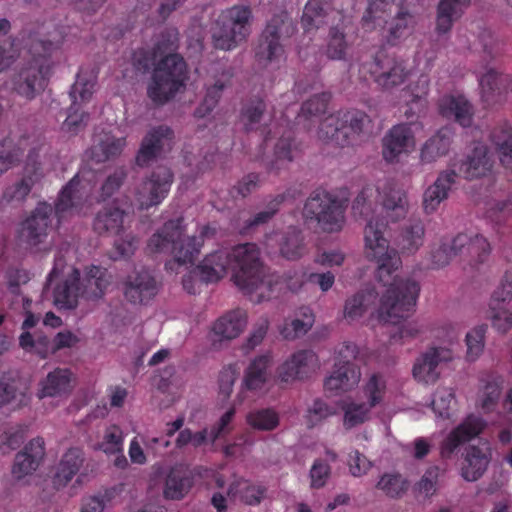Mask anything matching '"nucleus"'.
Here are the masks:
<instances>
[{
	"mask_svg": "<svg viewBox=\"0 0 512 512\" xmlns=\"http://www.w3.org/2000/svg\"><path fill=\"white\" fill-rule=\"evenodd\" d=\"M232 281L254 303L272 297L277 281L264 264L255 243H244L230 249Z\"/></svg>",
	"mask_w": 512,
	"mask_h": 512,
	"instance_id": "nucleus-1",
	"label": "nucleus"
},
{
	"mask_svg": "<svg viewBox=\"0 0 512 512\" xmlns=\"http://www.w3.org/2000/svg\"><path fill=\"white\" fill-rule=\"evenodd\" d=\"M58 48V44L50 40L32 38L29 45L31 59L11 77L12 91L28 101L40 95L45 90L52 68L50 57Z\"/></svg>",
	"mask_w": 512,
	"mask_h": 512,
	"instance_id": "nucleus-2",
	"label": "nucleus"
},
{
	"mask_svg": "<svg viewBox=\"0 0 512 512\" xmlns=\"http://www.w3.org/2000/svg\"><path fill=\"white\" fill-rule=\"evenodd\" d=\"M183 219L169 220L148 240L150 253H169L173 258L166 262L165 268L173 270L175 264H193L200 252L201 242L194 236H186Z\"/></svg>",
	"mask_w": 512,
	"mask_h": 512,
	"instance_id": "nucleus-3",
	"label": "nucleus"
},
{
	"mask_svg": "<svg viewBox=\"0 0 512 512\" xmlns=\"http://www.w3.org/2000/svg\"><path fill=\"white\" fill-rule=\"evenodd\" d=\"M107 272L98 266L90 267L83 278L74 268L66 279L54 290L55 304L64 309H75L78 298L95 300L101 298L109 285Z\"/></svg>",
	"mask_w": 512,
	"mask_h": 512,
	"instance_id": "nucleus-4",
	"label": "nucleus"
},
{
	"mask_svg": "<svg viewBox=\"0 0 512 512\" xmlns=\"http://www.w3.org/2000/svg\"><path fill=\"white\" fill-rule=\"evenodd\" d=\"M188 79L187 63L182 55L160 58L147 86V95L156 105H164L175 97Z\"/></svg>",
	"mask_w": 512,
	"mask_h": 512,
	"instance_id": "nucleus-5",
	"label": "nucleus"
},
{
	"mask_svg": "<svg viewBox=\"0 0 512 512\" xmlns=\"http://www.w3.org/2000/svg\"><path fill=\"white\" fill-rule=\"evenodd\" d=\"M302 216L308 225L316 224L322 232L336 233L345 224V204L324 189H316L304 203Z\"/></svg>",
	"mask_w": 512,
	"mask_h": 512,
	"instance_id": "nucleus-6",
	"label": "nucleus"
},
{
	"mask_svg": "<svg viewBox=\"0 0 512 512\" xmlns=\"http://www.w3.org/2000/svg\"><path fill=\"white\" fill-rule=\"evenodd\" d=\"M252 10L249 6L236 5L222 12L212 27L215 48L231 50L249 34Z\"/></svg>",
	"mask_w": 512,
	"mask_h": 512,
	"instance_id": "nucleus-7",
	"label": "nucleus"
},
{
	"mask_svg": "<svg viewBox=\"0 0 512 512\" xmlns=\"http://www.w3.org/2000/svg\"><path fill=\"white\" fill-rule=\"evenodd\" d=\"M420 285L410 278L395 276L381 297L379 318L384 322H395L404 318L415 307Z\"/></svg>",
	"mask_w": 512,
	"mask_h": 512,
	"instance_id": "nucleus-8",
	"label": "nucleus"
},
{
	"mask_svg": "<svg viewBox=\"0 0 512 512\" xmlns=\"http://www.w3.org/2000/svg\"><path fill=\"white\" fill-rule=\"evenodd\" d=\"M386 224L379 219L368 220L364 237L367 248V257L378 263L376 278L384 285L388 283L393 271L398 268L400 262L394 250H389L388 241L383 236Z\"/></svg>",
	"mask_w": 512,
	"mask_h": 512,
	"instance_id": "nucleus-9",
	"label": "nucleus"
},
{
	"mask_svg": "<svg viewBox=\"0 0 512 512\" xmlns=\"http://www.w3.org/2000/svg\"><path fill=\"white\" fill-rule=\"evenodd\" d=\"M52 213L51 205L39 203L30 216L21 223L18 232L20 245L35 254L51 250L49 231L51 230Z\"/></svg>",
	"mask_w": 512,
	"mask_h": 512,
	"instance_id": "nucleus-10",
	"label": "nucleus"
},
{
	"mask_svg": "<svg viewBox=\"0 0 512 512\" xmlns=\"http://www.w3.org/2000/svg\"><path fill=\"white\" fill-rule=\"evenodd\" d=\"M94 85V80L88 78L82 71L77 74L76 81L69 92L72 103L68 108L67 117L61 126L63 132L76 135L86 127L89 115L81 111L80 107L82 103L87 102L91 98Z\"/></svg>",
	"mask_w": 512,
	"mask_h": 512,
	"instance_id": "nucleus-11",
	"label": "nucleus"
},
{
	"mask_svg": "<svg viewBox=\"0 0 512 512\" xmlns=\"http://www.w3.org/2000/svg\"><path fill=\"white\" fill-rule=\"evenodd\" d=\"M173 182V173L167 166H157L151 175L135 188V199L141 210L157 206L166 197Z\"/></svg>",
	"mask_w": 512,
	"mask_h": 512,
	"instance_id": "nucleus-12",
	"label": "nucleus"
},
{
	"mask_svg": "<svg viewBox=\"0 0 512 512\" xmlns=\"http://www.w3.org/2000/svg\"><path fill=\"white\" fill-rule=\"evenodd\" d=\"M123 293L131 304L146 305L157 295L158 284L148 269H135L124 281Z\"/></svg>",
	"mask_w": 512,
	"mask_h": 512,
	"instance_id": "nucleus-13",
	"label": "nucleus"
},
{
	"mask_svg": "<svg viewBox=\"0 0 512 512\" xmlns=\"http://www.w3.org/2000/svg\"><path fill=\"white\" fill-rule=\"evenodd\" d=\"M42 177L43 172L40 162L37 161L36 157L29 155L21 179L4 190L1 205L22 203L33 187L41 181Z\"/></svg>",
	"mask_w": 512,
	"mask_h": 512,
	"instance_id": "nucleus-14",
	"label": "nucleus"
},
{
	"mask_svg": "<svg viewBox=\"0 0 512 512\" xmlns=\"http://www.w3.org/2000/svg\"><path fill=\"white\" fill-rule=\"evenodd\" d=\"M174 138L173 130L166 125L152 128L143 138L141 147L135 157V162L140 167L148 166L166 148H170Z\"/></svg>",
	"mask_w": 512,
	"mask_h": 512,
	"instance_id": "nucleus-15",
	"label": "nucleus"
},
{
	"mask_svg": "<svg viewBox=\"0 0 512 512\" xmlns=\"http://www.w3.org/2000/svg\"><path fill=\"white\" fill-rule=\"evenodd\" d=\"M384 388V382L378 375H372L365 387V393L368 396L369 407L366 404L351 403L347 405L344 414V426L347 429L356 427L368 419L370 408L376 406L381 401V393Z\"/></svg>",
	"mask_w": 512,
	"mask_h": 512,
	"instance_id": "nucleus-16",
	"label": "nucleus"
},
{
	"mask_svg": "<svg viewBox=\"0 0 512 512\" xmlns=\"http://www.w3.org/2000/svg\"><path fill=\"white\" fill-rule=\"evenodd\" d=\"M451 359L452 353L449 349L430 347L416 359L412 370L413 376L419 381L434 383L439 378L437 366Z\"/></svg>",
	"mask_w": 512,
	"mask_h": 512,
	"instance_id": "nucleus-17",
	"label": "nucleus"
},
{
	"mask_svg": "<svg viewBox=\"0 0 512 512\" xmlns=\"http://www.w3.org/2000/svg\"><path fill=\"white\" fill-rule=\"evenodd\" d=\"M298 152V144L291 131L285 132L274 144L273 153L263 159L265 170L278 175L294 160Z\"/></svg>",
	"mask_w": 512,
	"mask_h": 512,
	"instance_id": "nucleus-18",
	"label": "nucleus"
},
{
	"mask_svg": "<svg viewBox=\"0 0 512 512\" xmlns=\"http://www.w3.org/2000/svg\"><path fill=\"white\" fill-rule=\"evenodd\" d=\"M486 426V422L475 415H469L453 429L441 445V454L449 458L462 444L478 436Z\"/></svg>",
	"mask_w": 512,
	"mask_h": 512,
	"instance_id": "nucleus-19",
	"label": "nucleus"
},
{
	"mask_svg": "<svg viewBox=\"0 0 512 512\" xmlns=\"http://www.w3.org/2000/svg\"><path fill=\"white\" fill-rule=\"evenodd\" d=\"M374 73L378 84L386 89L402 84L407 76L403 62L384 51L375 56Z\"/></svg>",
	"mask_w": 512,
	"mask_h": 512,
	"instance_id": "nucleus-20",
	"label": "nucleus"
},
{
	"mask_svg": "<svg viewBox=\"0 0 512 512\" xmlns=\"http://www.w3.org/2000/svg\"><path fill=\"white\" fill-rule=\"evenodd\" d=\"M316 366L317 357L313 351H298L279 367L278 376L282 382L286 383L294 380H303L314 372Z\"/></svg>",
	"mask_w": 512,
	"mask_h": 512,
	"instance_id": "nucleus-21",
	"label": "nucleus"
},
{
	"mask_svg": "<svg viewBox=\"0 0 512 512\" xmlns=\"http://www.w3.org/2000/svg\"><path fill=\"white\" fill-rule=\"evenodd\" d=\"M228 268L231 269L230 249H222L207 255L201 264L193 268V273L199 276L200 282L210 283L221 279Z\"/></svg>",
	"mask_w": 512,
	"mask_h": 512,
	"instance_id": "nucleus-22",
	"label": "nucleus"
},
{
	"mask_svg": "<svg viewBox=\"0 0 512 512\" xmlns=\"http://www.w3.org/2000/svg\"><path fill=\"white\" fill-rule=\"evenodd\" d=\"M45 449L44 441L42 438L32 439L21 452H18L15 457L12 473L15 478L22 479L23 477L32 474L39 466L44 458Z\"/></svg>",
	"mask_w": 512,
	"mask_h": 512,
	"instance_id": "nucleus-23",
	"label": "nucleus"
},
{
	"mask_svg": "<svg viewBox=\"0 0 512 512\" xmlns=\"http://www.w3.org/2000/svg\"><path fill=\"white\" fill-rule=\"evenodd\" d=\"M458 167L459 173L467 180L485 176L492 168L485 145H476L462 160L453 164Z\"/></svg>",
	"mask_w": 512,
	"mask_h": 512,
	"instance_id": "nucleus-24",
	"label": "nucleus"
},
{
	"mask_svg": "<svg viewBox=\"0 0 512 512\" xmlns=\"http://www.w3.org/2000/svg\"><path fill=\"white\" fill-rule=\"evenodd\" d=\"M414 136L411 128L405 124L394 126L383 138V157L388 162H393L404 152L414 147Z\"/></svg>",
	"mask_w": 512,
	"mask_h": 512,
	"instance_id": "nucleus-25",
	"label": "nucleus"
},
{
	"mask_svg": "<svg viewBox=\"0 0 512 512\" xmlns=\"http://www.w3.org/2000/svg\"><path fill=\"white\" fill-rule=\"evenodd\" d=\"M247 318V312L240 308L231 310L220 317L213 326L215 336L213 345L238 337L247 325Z\"/></svg>",
	"mask_w": 512,
	"mask_h": 512,
	"instance_id": "nucleus-26",
	"label": "nucleus"
},
{
	"mask_svg": "<svg viewBox=\"0 0 512 512\" xmlns=\"http://www.w3.org/2000/svg\"><path fill=\"white\" fill-rule=\"evenodd\" d=\"M126 212L115 203L103 206L96 214L93 229L99 235H119L124 229Z\"/></svg>",
	"mask_w": 512,
	"mask_h": 512,
	"instance_id": "nucleus-27",
	"label": "nucleus"
},
{
	"mask_svg": "<svg viewBox=\"0 0 512 512\" xmlns=\"http://www.w3.org/2000/svg\"><path fill=\"white\" fill-rule=\"evenodd\" d=\"M457 176L455 169H446L439 173L436 181L424 193L423 206L427 213L434 212L438 205L448 197Z\"/></svg>",
	"mask_w": 512,
	"mask_h": 512,
	"instance_id": "nucleus-28",
	"label": "nucleus"
},
{
	"mask_svg": "<svg viewBox=\"0 0 512 512\" xmlns=\"http://www.w3.org/2000/svg\"><path fill=\"white\" fill-rule=\"evenodd\" d=\"M270 239L277 243L280 255L287 260H298L306 253L304 235L296 226H289L286 231L275 234Z\"/></svg>",
	"mask_w": 512,
	"mask_h": 512,
	"instance_id": "nucleus-29",
	"label": "nucleus"
},
{
	"mask_svg": "<svg viewBox=\"0 0 512 512\" xmlns=\"http://www.w3.org/2000/svg\"><path fill=\"white\" fill-rule=\"evenodd\" d=\"M471 0H439L437 6L436 32L439 36L447 35L470 6Z\"/></svg>",
	"mask_w": 512,
	"mask_h": 512,
	"instance_id": "nucleus-30",
	"label": "nucleus"
},
{
	"mask_svg": "<svg viewBox=\"0 0 512 512\" xmlns=\"http://www.w3.org/2000/svg\"><path fill=\"white\" fill-rule=\"evenodd\" d=\"M454 132L448 127H442L432 135L422 146L420 159L423 163H433L448 154L453 143Z\"/></svg>",
	"mask_w": 512,
	"mask_h": 512,
	"instance_id": "nucleus-31",
	"label": "nucleus"
},
{
	"mask_svg": "<svg viewBox=\"0 0 512 512\" xmlns=\"http://www.w3.org/2000/svg\"><path fill=\"white\" fill-rule=\"evenodd\" d=\"M83 462L84 456L81 449L70 448L67 450L56 467L52 480L54 488L57 490L64 488L78 473Z\"/></svg>",
	"mask_w": 512,
	"mask_h": 512,
	"instance_id": "nucleus-32",
	"label": "nucleus"
},
{
	"mask_svg": "<svg viewBox=\"0 0 512 512\" xmlns=\"http://www.w3.org/2000/svg\"><path fill=\"white\" fill-rule=\"evenodd\" d=\"M332 13H335L333 0H308L301 18L303 29L309 32L320 28L328 23L327 18Z\"/></svg>",
	"mask_w": 512,
	"mask_h": 512,
	"instance_id": "nucleus-33",
	"label": "nucleus"
},
{
	"mask_svg": "<svg viewBox=\"0 0 512 512\" xmlns=\"http://www.w3.org/2000/svg\"><path fill=\"white\" fill-rule=\"evenodd\" d=\"M509 84L510 79L508 75L498 73L495 68H488L487 72L480 79L483 100L488 105L499 102L508 90Z\"/></svg>",
	"mask_w": 512,
	"mask_h": 512,
	"instance_id": "nucleus-34",
	"label": "nucleus"
},
{
	"mask_svg": "<svg viewBox=\"0 0 512 512\" xmlns=\"http://www.w3.org/2000/svg\"><path fill=\"white\" fill-rule=\"evenodd\" d=\"M125 144L124 138H117L111 134L99 135L90 148V158L96 163L106 162L118 157Z\"/></svg>",
	"mask_w": 512,
	"mask_h": 512,
	"instance_id": "nucleus-35",
	"label": "nucleus"
},
{
	"mask_svg": "<svg viewBox=\"0 0 512 512\" xmlns=\"http://www.w3.org/2000/svg\"><path fill=\"white\" fill-rule=\"evenodd\" d=\"M491 148L496 153L501 165L512 170V129L511 127L497 126L489 136Z\"/></svg>",
	"mask_w": 512,
	"mask_h": 512,
	"instance_id": "nucleus-36",
	"label": "nucleus"
},
{
	"mask_svg": "<svg viewBox=\"0 0 512 512\" xmlns=\"http://www.w3.org/2000/svg\"><path fill=\"white\" fill-rule=\"evenodd\" d=\"M193 478L181 468H173L165 479L163 497L167 500H181L191 490Z\"/></svg>",
	"mask_w": 512,
	"mask_h": 512,
	"instance_id": "nucleus-37",
	"label": "nucleus"
},
{
	"mask_svg": "<svg viewBox=\"0 0 512 512\" xmlns=\"http://www.w3.org/2000/svg\"><path fill=\"white\" fill-rule=\"evenodd\" d=\"M440 111L443 116L454 118L463 127H469L472 124V106L463 96H450L443 99Z\"/></svg>",
	"mask_w": 512,
	"mask_h": 512,
	"instance_id": "nucleus-38",
	"label": "nucleus"
},
{
	"mask_svg": "<svg viewBox=\"0 0 512 512\" xmlns=\"http://www.w3.org/2000/svg\"><path fill=\"white\" fill-rule=\"evenodd\" d=\"M39 398L57 397L70 392L71 373L66 369H55L40 382Z\"/></svg>",
	"mask_w": 512,
	"mask_h": 512,
	"instance_id": "nucleus-39",
	"label": "nucleus"
},
{
	"mask_svg": "<svg viewBox=\"0 0 512 512\" xmlns=\"http://www.w3.org/2000/svg\"><path fill=\"white\" fill-rule=\"evenodd\" d=\"M265 492V487L254 485L248 480L239 478L229 485L228 496L247 505H257L263 499Z\"/></svg>",
	"mask_w": 512,
	"mask_h": 512,
	"instance_id": "nucleus-40",
	"label": "nucleus"
},
{
	"mask_svg": "<svg viewBox=\"0 0 512 512\" xmlns=\"http://www.w3.org/2000/svg\"><path fill=\"white\" fill-rule=\"evenodd\" d=\"M378 297V292L372 286L358 291L351 298H348L344 306V316L353 321L360 318L367 308L373 305Z\"/></svg>",
	"mask_w": 512,
	"mask_h": 512,
	"instance_id": "nucleus-41",
	"label": "nucleus"
},
{
	"mask_svg": "<svg viewBox=\"0 0 512 512\" xmlns=\"http://www.w3.org/2000/svg\"><path fill=\"white\" fill-rule=\"evenodd\" d=\"M488 464L486 454L480 448L471 446L467 449L461 475L467 481H476L484 474Z\"/></svg>",
	"mask_w": 512,
	"mask_h": 512,
	"instance_id": "nucleus-42",
	"label": "nucleus"
},
{
	"mask_svg": "<svg viewBox=\"0 0 512 512\" xmlns=\"http://www.w3.org/2000/svg\"><path fill=\"white\" fill-rule=\"evenodd\" d=\"M271 37L286 43L297 32V24L295 20L286 11H281L272 16L264 28Z\"/></svg>",
	"mask_w": 512,
	"mask_h": 512,
	"instance_id": "nucleus-43",
	"label": "nucleus"
},
{
	"mask_svg": "<svg viewBox=\"0 0 512 512\" xmlns=\"http://www.w3.org/2000/svg\"><path fill=\"white\" fill-rule=\"evenodd\" d=\"M318 135L320 139L341 147L349 144V133L343 126L340 117H326L320 124Z\"/></svg>",
	"mask_w": 512,
	"mask_h": 512,
	"instance_id": "nucleus-44",
	"label": "nucleus"
},
{
	"mask_svg": "<svg viewBox=\"0 0 512 512\" xmlns=\"http://www.w3.org/2000/svg\"><path fill=\"white\" fill-rule=\"evenodd\" d=\"M383 208L385 217L392 222L405 218L408 212V201L405 192L399 189H391L385 194Z\"/></svg>",
	"mask_w": 512,
	"mask_h": 512,
	"instance_id": "nucleus-45",
	"label": "nucleus"
},
{
	"mask_svg": "<svg viewBox=\"0 0 512 512\" xmlns=\"http://www.w3.org/2000/svg\"><path fill=\"white\" fill-rule=\"evenodd\" d=\"M19 345L25 351L35 353L44 359L52 353L53 341L41 331L34 334L25 331L19 337Z\"/></svg>",
	"mask_w": 512,
	"mask_h": 512,
	"instance_id": "nucleus-46",
	"label": "nucleus"
},
{
	"mask_svg": "<svg viewBox=\"0 0 512 512\" xmlns=\"http://www.w3.org/2000/svg\"><path fill=\"white\" fill-rule=\"evenodd\" d=\"M284 46L281 40L271 37L266 31H262L256 51V57L260 62L268 63L279 60L284 55Z\"/></svg>",
	"mask_w": 512,
	"mask_h": 512,
	"instance_id": "nucleus-47",
	"label": "nucleus"
},
{
	"mask_svg": "<svg viewBox=\"0 0 512 512\" xmlns=\"http://www.w3.org/2000/svg\"><path fill=\"white\" fill-rule=\"evenodd\" d=\"M358 381L354 369L347 363L335 371L325 380V389L336 394L350 390Z\"/></svg>",
	"mask_w": 512,
	"mask_h": 512,
	"instance_id": "nucleus-48",
	"label": "nucleus"
},
{
	"mask_svg": "<svg viewBox=\"0 0 512 512\" xmlns=\"http://www.w3.org/2000/svg\"><path fill=\"white\" fill-rule=\"evenodd\" d=\"M266 103L255 98L246 103L240 113V121L246 132L257 130L265 116Z\"/></svg>",
	"mask_w": 512,
	"mask_h": 512,
	"instance_id": "nucleus-49",
	"label": "nucleus"
},
{
	"mask_svg": "<svg viewBox=\"0 0 512 512\" xmlns=\"http://www.w3.org/2000/svg\"><path fill=\"white\" fill-rule=\"evenodd\" d=\"M117 494V489L110 487L86 496L82 499L80 512H104L111 506Z\"/></svg>",
	"mask_w": 512,
	"mask_h": 512,
	"instance_id": "nucleus-50",
	"label": "nucleus"
},
{
	"mask_svg": "<svg viewBox=\"0 0 512 512\" xmlns=\"http://www.w3.org/2000/svg\"><path fill=\"white\" fill-rule=\"evenodd\" d=\"M348 43L344 30L339 25L332 26L327 38L326 55L331 60H344Z\"/></svg>",
	"mask_w": 512,
	"mask_h": 512,
	"instance_id": "nucleus-51",
	"label": "nucleus"
},
{
	"mask_svg": "<svg viewBox=\"0 0 512 512\" xmlns=\"http://www.w3.org/2000/svg\"><path fill=\"white\" fill-rule=\"evenodd\" d=\"M248 424L257 430L272 431L279 425L278 414L270 408L256 409L247 414Z\"/></svg>",
	"mask_w": 512,
	"mask_h": 512,
	"instance_id": "nucleus-52",
	"label": "nucleus"
},
{
	"mask_svg": "<svg viewBox=\"0 0 512 512\" xmlns=\"http://www.w3.org/2000/svg\"><path fill=\"white\" fill-rule=\"evenodd\" d=\"M376 487L390 498H401L408 490L409 483L398 473H386L378 481Z\"/></svg>",
	"mask_w": 512,
	"mask_h": 512,
	"instance_id": "nucleus-53",
	"label": "nucleus"
},
{
	"mask_svg": "<svg viewBox=\"0 0 512 512\" xmlns=\"http://www.w3.org/2000/svg\"><path fill=\"white\" fill-rule=\"evenodd\" d=\"M495 39L490 30L479 28L475 40L470 43L469 48L475 52L483 53V61L489 62L496 55Z\"/></svg>",
	"mask_w": 512,
	"mask_h": 512,
	"instance_id": "nucleus-54",
	"label": "nucleus"
},
{
	"mask_svg": "<svg viewBox=\"0 0 512 512\" xmlns=\"http://www.w3.org/2000/svg\"><path fill=\"white\" fill-rule=\"evenodd\" d=\"M267 356L256 358L247 368L244 383L248 389L260 388L266 380Z\"/></svg>",
	"mask_w": 512,
	"mask_h": 512,
	"instance_id": "nucleus-55",
	"label": "nucleus"
},
{
	"mask_svg": "<svg viewBox=\"0 0 512 512\" xmlns=\"http://www.w3.org/2000/svg\"><path fill=\"white\" fill-rule=\"evenodd\" d=\"M340 119L345 129H347L349 136L351 134L359 135L364 132L371 122L369 116L360 110L347 111Z\"/></svg>",
	"mask_w": 512,
	"mask_h": 512,
	"instance_id": "nucleus-56",
	"label": "nucleus"
},
{
	"mask_svg": "<svg viewBox=\"0 0 512 512\" xmlns=\"http://www.w3.org/2000/svg\"><path fill=\"white\" fill-rule=\"evenodd\" d=\"M20 57V49L16 38L8 36L0 40V73L10 68Z\"/></svg>",
	"mask_w": 512,
	"mask_h": 512,
	"instance_id": "nucleus-57",
	"label": "nucleus"
},
{
	"mask_svg": "<svg viewBox=\"0 0 512 512\" xmlns=\"http://www.w3.org/2000/svg\"><path fill=\"white\" fill-rule=\"evenodd\" d=\"M179 47L178 32L176 30H166L160 34V37L155 45V55L160 58L165 55H180L176 53Z\"/></svg>",
	"mask_w": 512,
	"mask_h": 512,
	"instance_id": "nucleus-58",
	"label": "nucleus"
},
{
	"mask_svg": "<svg viewBox=\"0 0 512 512\" xmlns=\"http://www.w3.org/2000/svg\"><path fill=\"white\" fill-rule=\"evenodd\" d=\"M487 327L477 326L466 335L467 357L473 361L479 357L484 349V337Z\"/></svg>",
	"mask_w": 512,
	"mask_h": 512,
	"instance_id": "nucleus-59",
	"label": "nucleus"
},
{
	"mask_svg": "<svg viewBox=\"0 0 512 512\" xmlns=\"http://www.w3.org/2000/svg\"><path fill=\"white\" fill-rule=\"evenodd\" d=\"M411 21L412 16L408 12H399L388 28L387 42L391 45L397 44L398 40L406 33Z\"/></svg>",
	"mask_w": 512,
	"mask_h": 512,
	"instance_id": "nucleus-60",
	"label": "nucleus"
},
{
	"mask_svg": "<svg viewBox=\"0 0 512 512\" xmlns=\"http://www.w3.org/2000/svg\"><path fill=\"white\" fill-rule=\"evenodd\" d=\"M424 225L420 220L411 221L403 230V248L412 250L422 244Z\"/></svg>",
	"mask_w": 512,
	"mask_h": 512,
	"instance_id": "nucleus-61",
	"label": "nucleus"
},
{
	"mask_svg": "<svg viewBox=\"0 0 512 512\" xmlns=\"http://www.w3.org/2000/svg\"><path fill=\"white\" fill-rule=\"evenodd\" d=\"M330 98L331 94L327 92L314 95L302 104L300 114L308 118L324 113Z\"/></svg>",
	"mask_w": 512,
	"mask_h": 512,
	"instance_id": "nucleus-62",
	"label": "nucleus"
},
{
	"mask_svg": "<svg viewBox=\"0 0 512 512\" xmlns=\"http://www.w3.org/2000/svg\"><path fill=\"white\" fill-rule=\"evenodd\" d=\"M79 185L77 177L71 179L60 192L59 198L56 202V213H63L72 208L75 204L76 188Z\"/></svg>",
	"mask_w": 512,
	"mask_h": 512,
	"instance_id": "nucleus-63",
	"label": "nucleus"
},
{
	"mask_svg": "<svg viewBox=\"0 0 512 512\" xmlns=\"http://www.w3.org/2000/svg\"><path fill=\"white\" fill-rule=\"evenodd\" d=\"M335 413L334 407L327 405L321 399H315L312 406L308 409V426L312 428Z\"/></svg>",
	"mask_w": 512,
	"mask_h": 512,
	"instance_id": "nucleus-64",
	"label": "nucleus"
}]
</instances>
